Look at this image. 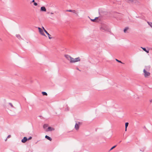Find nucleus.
<instances>
[{"mask_svg": "<svg viewBox=\"0 0 152 152\" xmlns=\"http://www.w3.org/2000/svg\"><path fill=\"white\" fill-rule=\"evenodd\" d=\"M64 56L71 63H74L80 61V59L79 57L74 58L66 54Z\"/></svg>", "mask_w": 152, "mask_h": 152, "instance_id": "nucleus-1", "label": "nucleus"}, {"mask_svg": "<svg viewBox=\"0 0 152 152\" xmlns=\"http://www.w3.org/2000/svg\"><path fill=\"white\" fill-rule=\"evenodd\" d=\"M143 72L144 73V75L145 77L146 78H148L150 77L151 73L150 72H148L145 69H143Z\"/></svg>", "mask_w": 152, "mask_h": 152, "instance_id": "nucleus-2", "label": "nucleus"}, {"mask_svg": "<svg viewBox=\"0 0 152 152\" xmlns=\"http://www.w3.org/2000/svg\"><path fill=\"white\" fill-rule=\"evenodd\" d=\"M81 124L80 123L78 122L76 123L75 125V129L76 130H78L80 125Z\"/></svg>", "mask_w": 152, "mask_h": 152, "instance_id": "nucleus-3", "label": "nucleus"}, {"mask_svg": "<svg viewBox=\"0 0 152 152\" xmlns=\"http://www.w3.org/2000/svg\"><path fill=\"white\" fill-rule=\"evenodd\" d=\"M38 29L39 30V33L42 35L45 36V35L44 33V30L41 28L40 27L38 28Z\"/></svg>", "mask_w": 152, "mask_h": 152, "instance_id": "nucleus-4", "label": "nucleus"}, {"mask_svg": "<svg viewBox=\"0 0 152 152\" xmlns=\"http://www.w3.org/2000/svg\"><path fill=\"white\" fill-rule=\"evenodd\" d=\"M54 130V129L50 127H49L46 130L47 132L53 131Z\"/></svg>", "mask_w": 152, "mask_h": 152, "instance_id": "nucleus-5", "label": "nucleus"}, {"mask_svg": "<svg viewBox=\"0 0 152 152\" xmlns=\"http://www.w3.org/2000/svg\"><path fill=\"white\" fill-rule=\"evenodd\" d=\"M133 2L134 4H137L140 3V2L138 0H131Z\"/></svg>", "mask_w": 152, "mask_h": 152, "instance_id": "nucleus-6", "label": "nucleus"}, {"mask_svg": "<svg viewBox=\"0 0 152 152\" xmlns=\"http://www.w3.org/2000/svg\"><path fill=\"white\" fill-rule=\"evenodd\" d=\"M66 12H72L73 13H74L75 14H77V13L76 11L74 10H67L66 11Z\"/></svg>", "mask_w": 152, "mask_h": 152, "instance_id": "nucleus-7", "label": "nucleus"}, {"mask_svg": "<svg viewBox=\"0 0 152 152\" xmlns=\"http://www.w3.org/2000/svg\"><path fill=\"white\" fill-rule=\"evenodd\" d=\"M40 11L42 12H46V9L45 7H42L40 8Z\"/></svg>", "mask_w": 152, "mask_h": 152, "instance_id": "nucleus-8", "label": "nucleus"}, {"mask_svg": "<svg viewBox=\"0 0 152 152\" xmlns=\"http://www.w3.org/2000/svg\"><path fill=\"white\" fill-rule=\"evenodd\" d=\"M27 140V139L26 137H24L23 139L21 141L23 143H25Z\"/></svg>", "mask_w": 152, "mask_h": 152, "instance_id": "nucleus-9", "label": "nucleus"}, {"mask_svg": "<svg viewBox=\"0 0 152 152\" xmlns=\"http://www.w3.org/2000/svg\"><path fill=\"white\" fill-rule=\"evenodd\" d=\"M45 138H47V139L49 140L50 141H51L52 140V139L50 137L48 136L47 135H46L45 136Z\"/></svg>", "mask_w": 152, "mask_h": 152, "instance_id": "nucleus-10", "label": "nucleus"}, {"mask_svg": "<svg viewBox=\"0 0 152 152\" xmlns=\"http://www.w3.org/2000/svg\"><path fill=\"white\" fill-rule=\"evenodd\" d=\"M141 48L143 49V50H144L147 53H149V50H147L145 48L142 47H141Z\"/></svg>", "mask_w": 152, "mask_h": 152, "instance_id": "nucleus-11", "label": "nucleus"}, {"mask_svg": "<svg viewBox=\"0 0 152 152\" xmlns=\"http://www.w3.org/2000/svg\"><path fill=\"white\" fill-rule=\"evenodd\" d=\"M129 124V123L128 122H126L125 123V131H126L127 128Z\"/></svg>", "mask_w": 152, "mask_h": 152, "instance_id": "nucleus-12", "label": "nucleus"}, {"mask_svg": "<svg viewBox=\"0 0 152 152\" xmlns=\"http://www.w3.org/2000/svg\"><path fill=\"white\" fill-rule=\"evenodd\" d=\"M48 126V125L47 124H45L44 125L43 127L44 129H45Z\"/></svg>", "mask_w": 152, "mask_h": 152, "instance_id": "nucleus-13", "label": "nucleus"}, {"mask_svg": "<svg viewBox=\"0 0 152 152\" xmlns=\"http://www.w3.org/2000/svg\"><path fill=\"white\" fill-rule=\"evenodd\" d=\"M129 29V28L128 27H126L124 30V33H126V31Z\"/></svg>", "mask_w": 152, "mask_h": 152, "instance_id": "nucleus-14", "label": "nucleus"}, {"mask_svg": "<svg viewBox=\"0 0 152 152\" xmlns=\"http://www.w3.org/2000/svg\"><path fill=\"white\" fill-rule=\"evenodd\" d=\"M98 19V17H96L94 19H91V21H93V22H95L96 21V19Z\"/></svg>", "mask_w": 152, "mask_h": 152, "instance_id": "nucleus-15", "label": "nucleus"}, {"mask_svg": "<svg viewBox=\"0 0 152 152\" xmlns=\"http://www.w3.org/2000/svg\"><path fill=\"white\" fill-rule=\"evenodd\" d=\"M42 93L43 95L47 96L48 95L47 93L46 92H42Z\"/></svg>", "mask_w": 152, "mask_h": 152, "instance_id": "nucleus-16", "label": "nucleus"}, {"mask_svg": "<svg viewBox=\"0 0 152 152\" xmlns=\"http://www.w3.org/2000/svg\"><path fill=\"white\" fill-rule=\"evenodd\" d=\"M148 24L152 28V23H149L148 22Z\"/></svg>", "mask_w": 152, "mask_h": 152, "instance_id": "nucleus-17", "label": "nucleus"}, {"mask_svg": "<svg viewBox=\"0 0 152 152\" xmlns=\"http://www.w3.org/2000/svg\"><path fill=\"white\" fill-rule=\"evenodd\" d=\"M148 24L152 28V23H149L148 22Z\"/></svg>", "mask_w": 152, "mask_h": 152, "instance_id": "nucleus-18", "label": "nucleus"}, {"mask_svg": "<svg viewBox=\"0 0 152 152\" xmlns=\"http://www.w3.org/2000/svg\"><path fill=\"white\" fill-rule=\"evenodd\" d=\"M48 36V37H49V38L50 39H52V37H50L51 36V35L49 34L48 33V34H47Z\"/></svg>", "mask_w": 152, "mask_h": 152, "instance_id": "nucleus-19", "label": "nucleus"}, {"mask_svg": "<svg viewBox=\"0 0 152 152\" xmlns=\"http://www.w3.org/2000/svg\"><path fill=\"white\" fill-rule=\"evenodd\" d=\"M101 29L102 30H104L105 31H106V29H105L104 27H102L101 28Z\"/></svg>", "mask_w": 152, "mask_h": 152, "instance_id": "nucleus-20", "label": "nucleus"}, {"mask_svg": "<svg viewBox=\"0 0 152 152\" xmlns=\"http://www.w3.org/2000/svg\"><path fill=\"white\" fill-rule=\"evenodd\" d=\"M116 146V145H115L113 146L110 149V150H112L113 149V148H115Z\"/></svg>", "mask_w": 152, "mask_h": 152, "instance_id": "nucleus-21", "label": "nucleus"}, {"mask_svg": "<svg viewBox=\"0 0 152 152\" xmlns=\"http://www.w3.org/2000/svg\"><path fill=\"white\" fill-rule=\"evenodd\" d=\"M115 60H116L117 61H118V62L121 63H122V62H121V61H119V60H118V59H115Z\"/></svg>", "mask_w": 152, "mask_h": 152, "instance_id": "nucleus-22", "label": "nucleus"}, {"mask_svg": "<svg viewBox=\"0 0 152 152\" xmlns=\"http://www.w3.org/2000/svg\"><path fill=\"white\" fill-rule=\"evenodd\" d=\"M44 31L47 34H48V32L45 30V29H44Z\"/></svg>", "mask_w": 152, "mask_h": 152, "instance_id": "nucleus-23", "label": "nucleus"}, {"mask_svg": "<svg viewBox=\"0 0 152 152\" xmlns=\"http://www.w3.org/2000/svg\"><path fill=\"white\" fill-rule=\"evenodd\" d=\"M34 5L35 6H36L37 5V3H36V2H34Z\"/></svg>", "mask_w": 152, "mask_h": 152, "instance_id": "nucleus-24", "label": "nucleus"}, {"mask_svg": "<svg viewBox=\"0 0 152 152\" xmlns=\"http://www.w3.org/2000/svg\"><path fill=\"white\" fill-rule=\"evenodd\" d=\"M16 36L17 37H20V35H17Z\"/></svg>", "mask_w": 152, "mask_h": 152, "instance_id": "nucleus-25", "label": "nucleus"}, {"mask_svg": "<svg viewBox=\"0 0 152 152\" xmlns=\"http://www.w3.org/2000/svg\"><path fill=\"white\" fill-rule=\"evenodd\" d=\"M32 137H29V138L28 139V140H31L32 139Z\"/></svg>", "mask_w": 152, "mask_h": 152, "instance_id": "nucleus-26", "label": "nucleus"}, {"mask_svg": "<svg viewBox=\"0 0 152 152\" xmlns=\"http://www.w3.org/2000/svg\"><path fill=\"white\" fill-rule=\"evenodd\" d=\"M10 137H11V135H9L8 136V137H7V138H10Z\"/></svg>", "mask_w": 152, "mask_h": 152, "instance_id": "nucleus-27", "label": "nucleus"}, {"mask_svg": "<svg viewBox=\"0 0 152 152\" xmlns=\"http://www.w3.org/2000/svg\"><path fill=\"white\" fill-rule=\"evenodd\" d=\"M10 104L12 107H13V105L11 104Z\"/></svg>", "mask_w": 152, "mask_h": 152, "instance_id": "nucleus-28", "label": "nucleus"}, {"mask_svg": "<svg viewBox=\"0 0 152 152\" xmlns=\"http://www.w3.org/2000/svg\"><path fill=\"white\" fill-rule=\"evenodd\" d=\"M42 28H43V30H44V29H45L44 28V27H42Z\"/></svg>", "mask_w": 152, "mask_h": 152, "instance_id": "nucleus-29", "label": "nucleus"}, {"mask_svg": "<svg viewBox=\"0 0 152 152\" xmlns=\"http://www.w3.org/2000/svg\"><path fill=\"white\" fill-rule=\"evenodd\" d=\"M32 2H34V0H33L32 1Z\"/></svg>", "mask_w": 152, "mask_h": 152, "instance_id": "nucleus-30", "label": "nucleus"}, {"mask_svg": "<svg viewBox=\"0 0 152 152\" xmlns=\"http://www.w3.org/2000/svg\"><path fill=\"white\" fill-rule=\"evenodd\" d=\"M50 14H52H52H53V13H52V12H51V13H50Z\"/></svg>", "mask_w": 152, "mask_h": 152, "instance_id": "nucleus-31", "label": "nucleus"}]
</instances>
